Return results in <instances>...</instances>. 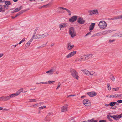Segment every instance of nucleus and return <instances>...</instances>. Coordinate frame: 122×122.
<instances>
[{"label":"nucleus","mask_w":122,"mask_h":122,"mask_svg":"<svg viewBox=\"0 0 122 122\" xmlns=\"http://www.w3.org/2000/svg\"><path fill=\"white\" fill-rule=\"evenodd\" d=\"M113 89H114V90L116 91H117L119 89V87H117L116 88H113Z\"/></svg>","instance_id":"de8ad7c7"},{"label":"nucleus","mask_w":122,"mask_h":122,"mask_svg":"<svg viewBox=\"0 0 122 122\" xmlns=\"http://www.w3.org/2000/svg\"><path fill=\"white\" fill-rule=\"evenodd\" d=\"M75 95H69L67 97H70V96H75Z\"/></svg>","instance_id":"5fc2aeb1"},{"label":"nucleus","mask_w":122,"mask_h":122,"mask_svg":"<svg viewBox=\"0 0 122 122\" xmlns=\"http://www.w3.org/2000/svg\"><path fill=\"white\" fill-rule=\"evenodd\" d=\"M16 96H17L16 95L15 93L12 94H11L9 96H8L9 97V98L10 99V98L14 97Z\"/></svg>","instance_id":"c756f323"},{"label":"nucleus","mask_w":122,"mask_h":122,"mask_svg":"<svg viewBox=\"0 0 122 122\" xmlns=\"http://www.w3.org/2000/svg\"><path fill=\"white\" fill-rule=\"evenodd\" d=\"M58 9L60 10L63 9V10H66L69 14V15H71V12L68 9L66 8H63L62 7H59L58 8Z\"/></svg>","instance_id":"f3484780"},{"label":"nucleus","mask_w":122,"mask_h":122,"mask_svg":"<svg viewBox=\"0 0 122 122\" xmlns=\"http://www.w3.org/2000/svg\"><path fill=\"white\" fill-rule=\"evenodd\" d=\"M48 35V34L46 33L40 35H38V36L40 38H43L47 36Z\"/></svg>","instance_id":"2eb2a0df"},{"label":"nucleus","mask_w":122,"mask_h":122,"mask_svg":"<svg viewBox=\"0 0 122 122\" xmlns=\"http://www.w3.org/2000/svg\"><path fill=\"white\" fill-rule=\"evenodd\" d=\"M23 11H21L20 12L17 13L16 14V15H15V17H14L12 16V18L13 19L15 18V17H16L17 16L19 15H20L22 14L23 13Z\"/></svg>","instance_id":"cd10ccee"},{"label":"nucleus","mask_w":122,"mask_h":122,"mask_svg":"<svg viewBox=\"0 0 122 122\" xmlns=\"http://www.w3.org/2000/svg\"><path fill=\"white\" fill-rule=\"evenodd\" d=\"M46 107L45 106H42L41 107L39 108V109L40 110H41L45 108Z\"/></svg>","instance_id":"e433bc0d"},{"label":"nucleus","mask_w":122,"mask_h":122,"mask_svg":"<svg viewBox=\"0 0 122 122\" xmlns=\"http://www.w3.org/2000/svg\"><path fill=\"white\" fill-rule=\"evenodd\" d=\"M117 102H118L119 103H121L122 102V100H118L117 101Z\"/></svg>","instance_id":"8fccbe9b"},{"label":"nucleus","mask_w":122,"mask_h":122,"mask_svg":"<svg viewBox=\"0 0 122 122\" xmlns=\"http://www.w3.org/2000/svg\"><path fill=\"white\" fill-rule=\"evenodd\" d=\"M95 24V23H92L91 24L89 27V30H91L93 29L94 27Z\"/></svg>","instance_id":"393cba45"},{"label":"nucleus","mask_w":122,"mask_h":122,"mask_svg":"<svg viewBox=\"0 0 122 122\" xmlns=\"http://www.w3.org/2000/svg\"><path fill=\"white\" fill-rule=\"evenodd\" d=\"M48 83L47 82H40V83H36V84H47Z\"/></svg>","instance_id":"c03bdc74"},{"label":"nucleus","mask_w":122,"mask_h":122,"mask_svg":"<svg viewBox=\"0 0 122 122\" xmlns=\"http://www.w3.org/2000/svg\"><path fill=\"white\" fill-rule=\"evenodd\" d=\"M67 24L66 23H62L60 24L59 25V28L61 30V28H63L67 26Z\"/></svg>","instance_id":"ddd939ff"},{"label":"nucleus","mask_w":122,"mask_h":122,"mask_svg":"<svg viewBox=\"0 0 122 122\" xmlns=\"http://www.w3.org/2000/svg\"><path fill=\"white\" fill-rule=\"evenodd\" d=\"M25 41V38H24L23 39L20 41L21 43Z\"/></svg>","instance_id":"09e8293b"},{"label":"nucleus","mask_w":122,"mask_h":122,"mask_svg":"<svg viewBox=\"0 0 122 122\" xmlns=\"http://www.w3.org/2000/svg\"><path fill=\"white\" fill-rule=\"evenodd\" d=\"M99 122H106V121L105 120H101L99 121Z\"/></svg>","instance_id":"603ef678"},{"label":"nucleus","mask_w":122,"mask_h":122,"mask_svg":"<svg viewBox=\"0 0 122 122\" xmlns=\"http://www.w3.org/2000/svg\"><path fill=\"white\" fill-rule=\"evenodd\" d=\"M98 26L100 29H103L105 28L106 27L107 24L105 21H101L99 22Z\"/></svg>","instance_id":"f03ea898"},{"label":"nucleus","mask_w":122,"mask_h":122,"mask_svg":"<svg viewBox=\"0 0 122 122\" xmlns=\"http://www.w3.org/2000/svg\"><path fill=\"white\" fill-rule=\"evenodd\" d=\"M77 17L76 16H73L69 20V21L71 22H74L77 19Z\"/></svg>","instance_id":"1a4fd4ad"},{"label":"nucleus","mask_w":122,"mask_h":122,"mask_svg":"<svg viewBox=\"0 0 122 122\" xmlns=\"http://www.w3.org/2000/svg\"><path fill=\"white\" fill-rule=\"evenodd\" d=\"M56 70V68L55 67H53L51 68L49 70L46 71V73L49 75H51L53 74Z\"/></svg>","instance_id":"20e7f679"},{"label":"nucleus","mask_w":122,"mask_h":122,"mask_svg":"<svg viewBox=\"0 0 122 122\" xmlns=\"http://www.w3.org/2000/svg\"><path fill=\"white\" fill-rule=\"evenodd\" d=\"M4 55V54L3 53H0V58L2 57Z\"/></svg>","instance_id":"4d7b16f0"},{"label":"nucleus","mask_w":122,"mask_h":122,"mask_svg":"<svg viewBox=\"0 0 122 122\" xmlns=\"http://www.w3.org/2000/svg\"><path fill=\"white\" fill-rule=\"evenodd\" d=\"M85 56H84V55L82 56L80 58L81 59V60H82V61H83V60H85Z\"/></svg>","instance_id":"ea45409f"},{"label":"nucleus","mask_w":122,"mask_h":122,"mask_svg":"<svg viewBox=\"0 0 122 122\" xmlns=\"http://www.w3.org/2000/svg\"><path fill=\"white\" fill-rule=\"evenodd\" d=\"M120 19H121L122 20V14L117 16H114L113 18H109V19L110 20H113Z\"/></svg>","instance_id":"0eeeda50"},{"label":"nucleus","mask_w":122,"mask_h":122,"mask_svg":"<svg viewBox=\"0 0 122 122\" xmlns=\"http://www.w3.org/2000/svg\"><path fill=\"white\" fill-rule=\"evenodd\" d=\"M71 74L72 76L77 79H78L79 76H78V73L76 70L72 69L70 71Z\"/></svg>","instance_id":"7ed1b4c3"},{"label":"nucleus","mask_w":122,"mask_h":122,"mask_svg":"<svg viewBox=\"0 0 122 122\" xmlns=\"http://www.w3.org/2000/svg\"><path fill=\"white\" fill-rule=\"evenodd\" d=\"M121 97L122 98V94L118 95L117 94V97Z\"/></svg>","instance_id":"49530a36"},{"label":"nucleus","mask_w":122,"mask_h":122,"mask_svg":"<svg viewBox=\"0 0 122 122\" xmlns=\"http://www.w3.org/2000/svg\"><path fill=\"white\" fill-rule=\"evenodd\" d=\"M42 8H43V6L39 7V9H41Z\"/></svg>","instance_id":"680f3d73"},{"label":"nucleus","mask_w":122,"mask_h":122,"mask_svg":"<svg viewBox=\"0 0 122 122\" xmlns=\"http://www.w3.org/2000/svg\"><path fill=\"white\" fill-rule=\"evenodd\" d=\"M66 106L67 107L63 106L61 107V111L62 112H65L67 110V107L68 105L67 104H66Z\"/></svg>","instance_id":"9b49d317"},{"label":"nucleus","mask_w":122,"mask_h":122,"mask_svg":"<svg viewBox=\"0 0 122 122\" xmlns=\"http://www.w3.org/2000/svg\"><path fill=\"white\" fill-rule=\"evenodd\" d=\"M114 41V40H109V42H112Z\"/></svg>","instance_id":"13d9d810"},{"label":"nucleus","mask_w":122,"mask_h":122,"mask_svg":"<svg viewBox=\"0 0 122 122\" xmlns=\"http://www.w3.org/2000/svg\"><path fill=\"white\" fill-rule=\"evenodd\" d=\"M45 45H45V46H40V47H38L37 48H40L41 47H44L45 46Z\"/></svg>","instance_id":"052dcab7"},{"label":"nucleus","mask_w":122,"mask_h":122,"mask_svg":"<svg viewBox=\"0 0 122 122\" xmlns=\"http://www.w3.org/2000/svg\"><path fill=\"white\" fill-rule=\"evenodd\" d=\"M3 7L2 5H0V12L3 11Z\"/></svg>","instance_id":"37998d69"},{"label":"nucleus","mask_w":122,"mask_h":122,"mask_svg":"<svg viewBox=\"0 0 122 122\" xmlns=\"http://www.w3.org/2000/svg\"><path fill=\"white\" fill-rule=\"evenodd\" d=\"M5 4L4 5V7H5L7 5H10L11 4L10 2L9 1H5Z\"/></svg>","instance_id":"2f4dec72"},{"label":"nucleus","mask_w":122,"mask_h":122,"mask_svg":"<svg viewBox=\"0 0 122 122\" xmlns=\"http://www.w3.org/2000/svg\"><path fill=\"white\" fill-rule=\"evenodd\" d=\"M116 104H117V102H112L110 103L109 104V105L111 106L112 107L114 106Z\"/></svg>","instance_id":"c85d7f7f"},{"label":"nucleus","mask_w":122,"mask_h":122,"mask_svg":"<svg viewBox=\"0 0 122 122\" xmlns=\"http://www.w3.org/2000/svg\"><path fill=\"white\" fill-rule=\"evenodd\" d=\"M122 114L120 115H117L114 116H111V118H113L116 120H118L119 118L121 117Z\"/></svg>","instance_id":"9d476101"},{"label":"nucleus","mask_w":122,"mask_h":122,"mask_svg":"<svg viewBox=\"0 0 122 122\" xmlns=\"http://www.w3.org/2000/svg\"><path fill=\"white\" fill-rule=\"evenodd\" d=\"M97 36V34H95L93 35L92 36V37H93L96 36Z\"/></svg>","instance_id":"6e6d98bb"},{"label":"nucleus","mask_w":122,"mask_h":122,"mask_svg":"<svg viewBox=\"0 0 122 122\" xmlns=\"http://www.w3.org/2000/svg\"><path fill=\"white\" fill-rule=\"evenodd\" d=\"M52 112H50L48 114H49V115H52Z\"/></svg>","instance_id":"69168bd1"},{"label":"nucleus","mask_w":122,"mask_h":122,"mask_svg":"<svg viewBox=\"0 0 122 122\" xmlns=\"http://www.w3.org/2000/svg\"><path fill=\"white\" fill-rule=\"evenodd\" d=\"M113 31L112 30L105 31H103L101 34L102 35H105L110 33Z\"/></svg>","instance_id":"412c9836"},{"label":"nucleus","mask_w":122,"mask_h":122,"mask_svg":"<svg viewBox=\"0 0 122 122\" xmlns=\"http://www.w3.org/2000/svg\"><path fill=\"white\" fill-rule=\"evenodd\" d=\"M85 56V60H87L91 58L92 56V54H89L87 55H84Z\"/></svg>","instance_id":"aec40b11"},{"label":"nucleus","mask_w":122,"mask_h":122,"mask_svg":"<svg viewBox=\"0 0 122 122\" xmlns=\"http://www.w3.org/2000/svg\"><path fill=\"white\" fill-rule=\"evenodd\" d=\"M83 104L86 106H89L91 105L90 101L87 99H85L83 101Z\"/></svg>","instance_id":"423d86ee"},{"label":"nucleus","mask_w":122,"mask_h":122,"mask_svg":"<svg viewBox=\"0 0 122 122\" xmlns=\"http://www.w3.org/2000/svg\"><path fill=\"white\" fill-rule=\"evenodd\" d=\"M69 34L71 38H73L76 36V33L74 28L71 27L69 29Z\"/></svg>","instance_id":"f257e3e1"},{"label":"nucleus","mask_w":122,"mask_h":122,"mask_svg":"<svg viewBox=\"0 0 122 122\" xmlns=\"http://www.w3.org/2000/svg\"><path fill=\"white\" fill-rule=\"evenodd\" d=\"M115 37H122V33L121 32L116 33L115 35Z\"/></svg>","instance_id":"bb28decb"},{"label":"nucleus","mask_w":122,"mask_h":122,"mask_svg":"<svg viewBox=\"0 0 122 122\" xmlns=\"http://www.w3.org/2000/svg\"><path fill=\"white\" fill-rule=\"evenodd\" d=\"M40 35V34L37 35L35 36V38L34 39H39L40 38H39L38 35Z\"/></svg>","instance_id":"79ce46f5"},{"label":"nucleus","mask_w":122,"mask_h":122,"mask_svg":"<svg viewBox=\"0 0 122 122\" xmlns=\"http://www.w3.org/2000/svg\"><path fill=\"white\" fill-rule=\"evenodd\" d=\"M107 86L108 89L109 90H110L111 89V88L110 86V85H109V84H107Z\"/></svg>","instance_id":"a18cd8bd"},{"label":"nucleus","mask_w":122,"mask_h":122,"mask_svg":"<svg viewBox=\"0 0 122 122\" xmlns=\"http://www.w3.org/2000/svg\"><path fill=\"white\" fill-rule=\"evenodd\" d=\"M41 105V103H38L36 104H34L31 106V107L33 108H37L38 107Z\"/></svg>","instance_id":"b1692460"},{"label":"nucleus","mask_w":122,"mask_h":122,"mask_svg":"<svg viewBox=\"0 0 122 122\" xmlns=\"http://www.w3.org/2000/svg\"><path fill=\"white\" fill-rule=\"evenodd\" d=\"M111 116V115H107V118L110 121H112V119H111L110 117H111V116Z\"/></svg>","instance_id":"c9c22d12"},{"label":"nucleus","mask_w":122,"mask_h":122,"mask_svg":"<svg viewBox=\"0 0 122 122\" xmlns=\"http://www.w3.org/2000/svg\"><path fill=\"white\" fill-rule=\"evenodd\" d=\"M76 52L75 51L72 52L70 53L66 56V58H68L71 57L75 54L76 53Z\"/></svg>","instance_id":"4468645a"},{"label":"nucleus","mask_w":122,"mask_h":122,"mask_svg":"<svg viewBox=\"0 0 122 122\" xmlns=\"http://www.w3.org/2000/svg\"><path fill=\"white\" fill-rule=\"evenodd\" d=\"M87 94L90 97H92L95 96L96 95V93L94 92H92L87 93Z\"/></svg>","instance_id":"dca6fc26"},{"label":"nucleus","mask_w":122,"mask_h":122,"mask_svg":"<svg viewBox=\"0 0 122 122\" xmlns=\"http://www.w3.org/2000/svg\"><path fill=\"white\" fill-rule=\"evenodd\" d=\"M60 87V86H59L58 85L57 88H56V90L58 89Z\"/></svg>","instance_id":"bf43d9fd"},{"label":"nucleus","mask_w":122,"mask_h":122,"mask_svg":"<svg viewBox=\"0 0 122 122\" xmlns=\"http://www.w3.org/2000/svg\"><path fill=\"white\" fill-rule=\"evenodd\" d=\"M74 45H71L69 43L68 44L67 49L68 50H70L73 48Z\"/></svg>","instance_id":"4be33fe9"},{"label":"nucleus","mask_w":122,"mask_h":122,"mask_svg":"<svg viewBox=\"0 0 122 122\" xmlns=\"http://www.w3.org/2000/svg\"><path fill=\"white\" fill-rule=\"evenodd\" d=\"M89 15L91 16L95 14H98V12L97 10H90L88 11Z\"/></svg>","instance_id":"39448f33"},{"label":"nucleus","mask_w":122,"mask_h":122,"mask_svg":"<svg viewBox=\"0 0 122 122\" xmlns=\"http://www.w3.org/2000/svg\"><path fill=\"white\" fill-rule=\"evenodd\" d=\"M23 89V88H21L19 89L18 91L15 94L17 96L18 95L20 94L21 92H22Z\"/></svg>","instance_id":"5701e85b"},{"label":"nucleus","mask_w":122,"mask_h":122,"mask_svg":"<svg viewBox=\"0 0 122 122\" xmlns=\"http://www.w3.org/2000/svg\"><path fill=\"white\" fill-rule=\"evenodd\" d=\"M50 5V3H49L47 4L44 5L43 6V8H47L48 7V6H49Z\"/></svg>","instance_id":"a19ab883"},{"label":"nucleus","mask_w":122,"mask_h":122,"mask_svg":"<svg viewBox=\"0 0 122 122\" xmlns=\"http://www.w3.org/2000/svg\"><path fill=\"white\" fill-rule=\"evenodd\" d=\"M16 46H17V45H13L12 46H13L14 47V48L15 47H16Z\"/></svg>","instance_id":"e2e57ef3"},{"label":"nucleus","mask_w":122,"mask_h":122,"mask_svg":"<svg viewBox=\"0 0 122 122\" xmlns=\"http://www.w3.org/2000/svg\"><path fill=\"white\" fill-rule=\"evenodd\" d=\"M78 61L79 62L82 61V60H81L80 58H78Z\"/></svg>","instance_id":"864d4df0"},{"label":"nucleus","mask_w":122,"mask_h":122,"mask_svg":"<svg viewBox=\"0 0 122 122\" xmlns=\"http://www.w3.org/2000/svg\"><path fill=\"white\" fill-rule=\"evenodd\" d=\"M29 102H36L37 101V100L35 99H29Z\"/></svg>","instance_id":"4c0bfd02"},{"label":"nucleus","mask_w":122,"mask_h":122,"mask_svg":"<svg viewBox=\"0 0 122 122\" xmlns=\"http://www.w3.org/2000/svg\"><path fill=\"white\" fill-rule=\"evenodd\" d=\"M55 82V81H48V83L50 84H53Z\"/></svg>","instance_id":"58836bf2"},{"label":"nucleus","mask_w":122,"mask_h":122,"mask_svg":"<svg viewBox=\"0 0 122 122\" xmlns=\"http://www.w3.org/2000/svg\"><path fill=\"white\" fill-rule=\"evenodd\" d=\"M81 71L87 76L90 75L91 72L86 70H82Z\"/></svg>","instance_id":"a211bd4d"},{"label":"nucleus","mask_w":122,"mask_h":122,"mask_svg":"<svg viewBox=\"0 0 122 122\" xmlns=\"http://www.w3.org/2000/svg\"><path fill=\"white\" fill-rule=\"evenodd\" d=\"M110 77L111 80L113 81H115V79L113 75H111L110 76Z\"/></svg>","instance_id":"473e14b6"},{"label":"nucleus","mask_w":122,"mask_h":122,"mask_svg":"<svg viewBox=\"0 0 122 122\" xmlns=\"http://www.w3.org/2000/svg\"><path fill=\"white\" fill-rule=\"evenodd\" d=\"M33 40L30 39L28 42L25 45V46H26V47H28L29 46L31 43V42H32Z\"/></svg>","instance_id":"a878e982"},{"label":"nucleus","mask_w":122,"mask_h":122,"mask_svg":"<svg viewBox=\"0 0 122 122\" xmlns=\"http://www.w3.org/2000/svg\"><path fill=\"white\" fill-rule=\"evenodd\" d=\"M0 110H4L6 111H8L9 110V109H6L4 108L0 107Z\"/></svg>","instance_id":"f704fd0d"},{"label":"nucleus","mask_w":122,"mask_h":122,"mask_svg":"<svg viewBox=\"0 0 122 122\" xmlns=\"http://www.w3.org/2000/svg\"><path fill=\"white\" fill-rule=\"evenodd\" d=\"M77 22L80 24H83L85 22V21L82 18L80 17L78 18Z\"/></svg>","instance_id":"f8f14e48"},{"label":"nucleus","mask_w":122,"mask_h":122,"mask_svg":"<svg viewBox=\"0 0 122 122\" xmlns=\"http://www.w3.org/2000/svg\"><path fill=\"white\" fill-rule=\"evenodd\" d=\"M10 99L9 96H2L0 97V101H6Z\"/></svg>","instance_id":"6e6552de"},{"label":"nucleus","mask_w":122,"mask_h":122,"mask_svg":"<svg viewBox=\"0 0 122 122\" xmlns=\"http://www.w3.org/2000/svg\"><path fill=\"white\" fill-rule=\"evenodd\" d=\"M93 120V119L90 120H91L90 122H93V121H95V120Z\"/></svg>","instance_id":"0e129e2a"},{"label":"nucleus","mask_w":122,"mask_h":122,"mask_svg":"<svg viewBox=\"0 0 122 122\" xmlns=\"http://www.w3.org/2000/svg\"><path fill=\"white\" fill-rule=\"evenodd\" d=\"M85 96H83L81 97V98H84V97H85Z\"/></svg>","instance_id":"338daca9"},{"label":"nucleus","mask_w":122,"mask_h":122,"mask_svg":"<svg viewBox=\"0 0 122 122\" xmlns=\"http://www.w3.org/2000/svg\"><path fill=\"white\" fill-rule=\"evenodd\" d=\"M45 120L46 121H48V120H47V117L45 118Z\"/></svg>","instance_id":"774afa93"},{"label":"nucleus","mask_w":122,"mask_h":122,"mask_svg":"<svg viewBox=\"0 0 122 122\" xmlns=\"http://www.w3.org/2000/svg\"><path fill=\"white\" fill-rule=\"evenodd\" d=\"M35 34L33 35V36L31 38V39H32V40H33V39L35 38Z\"/></svg>","instance_id":"3c124183"},{"label":"nucleus","mask_w":122,"mask_h":122,"mask_svg":"<svg viewBox=\"0 0 122 122\" xmlns=\"http://www.w3.org/2000/svg\"><path fill=\"white\" fill-rule=\"evenodd\" d=\"M22 7V6H20L19 8H16L14 10V12H17L19 11L21 9Z\"/></svg>","instance_id":"7c9ffc66"},{"label":"nucleus","mask_w":122,"mask_h":122,"mask_svg":"<svg viewBox=\"0 0 122 122\" xmlns=\"http://www.w3.org/2000/svg\"><path fill=\"white\" fill-rule=\"evenodd\" d=\"M91 74H90V75H93L94 76H96L97 74V73L93 72H91Z\"/></svg>","instance_id":"72a5a7b5"},{"label":"nucleus","mask_w":122,"mask_h":122,"mask_svg":"<svg viewBox=\"0 0 122 122\" xmlns=\"http://www.w3.org/2000/svg\"><path fill=\"white\" fill-rule=\"evenodd\" d=\"M106 97L107 98H114L117 97V94H116L113 95H108L106 96Z\"/></svg>","instance_id":"6ab92c4d"}]
</instances>
